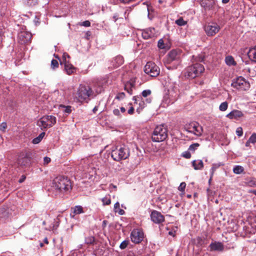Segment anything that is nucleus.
I'll return each instance as SVG.
<instances>
[{"instance_id":"f257e3e1","label":"nucleus","mask_w":256,"mask_h":256,"mask_svg":"<svg viewBox=\"0 0 256 256\" xmlns=\"http://www.w3.org/2000/svg\"><path fill=\"white\" fill-rule=\"evenodd\" d=\"M52 187L58 192H64L72 189L71 182L67 178L58 176L52 182Z\"/></svg>"},{"instance_id":"f03ea898","label":"nucleus","mask_w":256,"mask_h":256,"mask_svg":"<svg viewBox=\"0 0 256 256\" xmlns=\"http://www.w3.org/2000/svg\"><path fill=\"white\" fill-rule=\"evenodd\" d=\"M93 94V91L91 88L88 86L80 84L77 92L74 95V98L76 100L79 102H88L90 98Z\"/></svg>"},{"instance_id":"7ed1b4c3","label":"nucleus","mask_w":256,"mask_h":256,"mask_svg":"<svg viewBox=\"0 0 256 256\" xmlns=\"http://www.w3.org/2000/svg\"><path fill=\"white\" fill-rule=\"evenodd\" d=\"M111 156L116 161L126 160L130 156V150L128 148L124 145L118 146L112 150Z\"/></svg>"},{"instance_id":"20e7f679","label":"nucleus","mask_w":256,"mask_h":256,"mask_svg":"<svg viewBox=\"0 0 256 256\" xmlns=\"http://www.w3.org/2000/svg\"><path fill=\"white\" fill-rule=\"evenodd\" d=\"M167 128L162 124L154 128L152 136V139L154 142H161L168 136Z\"/></svg>"},{"instance_id":"39448f33","label":"nucleus","mask_w":256,"mask_h":256,"mask_svg":"<svg viewBox=\"0 0 256 256\" xmlns=\"http://www.w3.org/2000/svg\"><path fill=\"white\" fill-rule=\"evenodd\" d=\"M56 118L52 116H45L37 122V125L42 130L52 126L56 123Z\"/></svg>"},{"instance_id":"423d86ee","label":"nucleus","mask_w":256,"mask_h":256,"mask_svg":"<svg viewBox=\"0 0 256 256\" xmlns=\"http://www.w3.org/2000/svg\"><path fill=\"white\" fill-rule=\"evenodd\" d=\"M204 70V68L202 64L196 63L187 68V76L190 78H194L202 73Z\"/></svg>"},{"instance_id":"0eeeda50","label":"nucleus","mask_w":256,"mask_h":256,"mask_svg":"<svg viewBox=\"0 0 256 256\" xmlns=\"http://www.w3.org/2000/svg\"><path fill=\"white\" fill-rule=\"evenodd\" d=\"M184 128L188 132L192 133L196 136H200L203 131L202 126L196 122H193L186 124Z\"/></svg>"},{"instance_id":"6e6552de","label":"nucleus","mask_w":256,"mask_h":256,"mask_svg":"<svg viewBox=\"0 0 256 256\" xmlns=\"http://www.w3.org/2000/svg\"><path fill=\"white\" fill-rule=\"evenodd\" d=\"M144 72L152 77H156L159 74L160 70L154 62H148L144 66Z\"/></svg>"},{"instance_id":"1a4fd4ad","label":"nucleus","mask_w":256,"mask_h":256,"mask_svg":"<svg viewBox=\"0 0 256 256\" xmlns=\"http://www.w3.org/2000/svg\"><path fill=\"white\" fill-rule=\"evenodd\" d=\"M182 56V51L179 49L172 50L166 56V62L170 64L173 61L178 62Z\"/></svg>"},{"instance_id":"9d476101","label":"nucleus","mask_w":256,"mask_h":256,"mask_svg":"<svg viewBox=\"0 0 256 256\" xmlns=\"http://www.w3.org/2000/svg\"><path fill=\"white\" fill-rule=\"evenodd\" d=\"M232 86L236 89L246 90L250 87V84L242 77L238 78L232 84Z\"/></svg>"},{"instance_id":"9b49d317","label":"nucleus","mask_w":256,"mask_h":256,"mask_svg":"<svg viewBox=\"0 0 256 256\" xmlns=\"http://www.w3.org/2000/svg\"><path fill=\"white\" fill-rule=\"evenodd\" d=\"M144 236V232L140 229H134L130 234L131 240L134 244L140 242L143 240Z\"/></svg>"},{"instance_id":"f8f14e48","label":"nucleus","mask_w":256,"mask_h":256,"mask_svg":"<svg viewBox=\"0 0 256 256\" xmlns=\"http://www.w3.org/2000/svg\"><path fill=\"white\" fill-rule=\"evenodd\" d=\"M220 30V26L216 23L208 24L204 26L205 32L208 36L215 35Z\"/></svg>"},{"instance_id":"ddd939ff","label":"nucleus","mask_w":256,"mask_h":256,"mask_svg":"<svg viewBox=\"0 0 256 256\" xmlns=\"http://www.w3.org/2000/svg\"><path fill=\"white\" fill-rule=\"evenodd\" d=\"M32 36V34L28 32H20L18 34V42L20 44H25L30 42Z\"/></svg>"},{"instance_id":"4468645a","label":"nucleus","mask_w":256,"mask_h":256,"mask_svg":"<svg viewBox=\"0 0 256 256\" xmlns=\"http://www.w3.org/2000/svg\"><path fill=\"white\" fill-rule=\"evenodd\" d=\"M133 100L135 101V102L136 103L139 102V107L136 110L137 112H138V113H140L142 110V109L146 106V104H150L152 102V98H146L145 100H144L140 96H134L133 98Z\"/></svg>"},{"instance_id":"2eb2a0df","label":"nucleus","mask_w":256,"mask_h":256,"mask_svg":"<svg viewBox=\"0 0 256 256\" xmlns=\"http://www.w3.org/2000/svg\"><path fill=\"white\" fill-rule=\"evenodd\" d=\"M151 220L155 224H160L164 221V217L162 214L156 210H153L150 214Z\"/></svg>"},{"instance_id":"dca6fc26","label":"nucleus","mask_w":256,"mask_h":256,"mask_svg":"<svg viewBox=\"0 0 256 256\" xmlns=\"http://www.w3.org/2000/svg\"><path fill=\"white\" fill-rule=\"evenodd\" d=\"M156 35V30L154 28H150L142 31V36L144 39L147 40L154 37Z\"/></svg>"},{"instance_id":"f3484780","label":"nucleus","mask_w":256,"mask_h":256,"mask_svg":"<svg viewBox=\"0 0 256 256\" xmlns=\"http://www.w3.org/2000/svg\"><path fill=\"white\" fill-rule=\"evenodd\" d=\"M30 162V158L25 154H20L18 158V164L21 166H27Z\"/></svg>"},{"instance_id":"a211bd4d","label":"nucleus","mask_w":256,"mask_h":256,"mask_svg":"<svg viewBox=\"0 0 256 256\" xmlns=\"http://www.w3.org/2000/svg\"><path fill=\"white\" fill-rule=\"evenodd\" d=\"M209 247L211 251H222L224 250L222 243L218 242H212Z\"/></svg>"},{"instance_id":"6ab92c4d","label":"nucleus","mask_w":256,"mask_h":256,"mask_svg":"<svg viewBox=\"0 0 256 256\" xmlns=\"http://www.w3.org/2000/svg\"><path fill=\"white\" fill-rule=\"evenodd\" d=\"M242 112L238 110H234L226 115V117L230 119H238L243 116Z\"/></svg>"},{"instance_id":"aec40b11","label":"nucleus","mask_w":256,"mask_h":256,"mask_svg":"<svg viewBox=\"0 0 256 256\" xmlns=\"http://www.w3.org/2000/svg\"><path fill=\"white\" fill-rule=\"evenodd\" d=\"M124 58L121 56H116L112 61V64L114 67H118L124 63Z\"/></svg>"},{"instance_id":"412c9836","label":"nucleus","mask_w":256,"mask_h":256,"mask_svg":"<svg viewBox=\"0 0 256 256\" xmlns=\"http://www.w3.org/2000/svg\"><path fill=\"white\" fill-rule=\"evenodd\" d=\"M64 70L68 74H71L74 72L76 68L70 62L63 64Z\"/></svg>"},{"instance_id":"4be33fe9","label":"nucleus","mask_w":256,"mask_h":256,"mask_svg":"<svg viewBox=\"0 0 256 256\" xmlns=\"http://www.w3.org/2000/svg\"><path fill=\"white\" fill-rule=\"evenodd\" d=\"M192 166L196 170H201L204 167V163L202 160H194L192 162Z\"/></svg>"},{"instance_id":"5701e85b","label":"nucleus","mask_w":256,"mask_h":256,"mask_svg":"<svg viewBox=\"0 0 256 256\" xmlns=\"http://www.w3.org/2000/svg\"><path fill=\"white\" fill-rule=\"evenodd\" d=\"M248 54L250 60L256 62V46L250 48L249 50Z\"/></svg>"},{"instance_id":"b1692460","label":"nucleus","mask_w":256,"mask_h":256,"mask_svg":"<svg viewBox=\"0 0 256 256\" xmlns=\"http://www.w3.org/2000/svg\"><path fill=\"white\" fill-rule=\"evenodd\" d=\"M225 62L227 65L229 66H236V63L234 58L232 56H228L225 58Z\"/></svg>"},{"instance_id":"393cba45","label":"nucleus","mask_w":256,"mask_h":256,"mask_svg":"<svg viewBox=\"0 0 256 256\" xmlns=\"http://www.w3.org/2000/svg\"><path fill=\"white\" fill-rule=\"evenodd\" d=\"M59 108L67 114H70L72 112V106H70L60 105Z\"/></svg>"},{"instance_id":"a878e982","label":"nucleus","mask_w":256,"mask_h":256,"mask_svg":"<svg viewBox=\"0 0 256 256\" xmlns=\"http://www.w3.org/2000/svg\"><path fill=\"white\" fill-rule=\"evenodd\" d=\"M83 212L82 208L80 206H76L74 208H73V214L74 215L70 214L72 217H74V214H80Z\"/></svg>"},{"instance_id":"bb28decb","label":"nucleus","mask_w":256,"mask_h":256,"mask_svg":"<svg viewBox=\"0 0 256 256\" xmlns=\"http://www.w3.org/2000/svg\"><path fill=\"white\" fill-rule=\"evenodd\" d=\"M244 183L250 187H256V180L253 178H248L246 180Z\"/></svg>"},{"instance_id":"cd10ccee","label":"nucleus","mask_w":256,"mask_h":256,"mask_svg":"<svg viewBox=\"0 0 256 256\" xmlns=\"http://www.w3.org/2000/svg\"><path fill=\"white\" fill-rule=\"evenodd\" d=\"M223 164L221 162L219 163H216V164H213L212 165V167L210 169V172H211V176L210 180H211L214 174V171L218 168L219 167H220L221 166H222Z\"/></svg>"},{"instance_id":"c85d7f7f","label":"nucleus","mask_w":256,"mask_h":256,"mask_svg":"<svg viewBox=\"0 0 256 256\" xmlns=\"http://www.w3.org/2000/svg\"><path fill=\"white\" fill-rule=\"evenodd\" d=\"M114 210L116 212H118L120 215L124 214V212L122 209L120 208V204L118 202H116L114 205Z\"/></svg>"},{"instance_id":"c756f323","label":"nucleus","mask_w":256,"mask_h":256,"mask_svg":"<svg viewBox=\"0 0 256 256\" xmlns=\"http://www.w3.org/2000/svg\"><path fill=\"white\" fill-rule=\"evenodd\" d=\"M244 171V168L242 166H236L233 168V172L237 174H242Z\"/></svg>"},{"instance_id":"7c9ffc66","label":"nucleus","mask_w":256,"mask_h":256,"mask_svg":"<svg viewBox=\"0 0 256 256\" xmlns=\"http://www.w3.org/2000/svg\"><path fill=\"white\" fill-rule=\"evenodd\" d=\"M103 205H109L111 203L110 196V194L106 195L102 199Z\"/></svg>"},{"instance_id":"2f4dec72","label":"nucleus","mask_w":256,"mask_h":256,"mask_svg":"<svg viewBox=\"0 0 256 256\" xmlns=\"http://www.w3.org/2000/svg\"><path fill=\"white\" fill-rule=\"evenodd\" d=\"M70 58V56L66 52L63 54L62 60L60 62V64L66 63L70 62L69 59Z\"/></svg>"},{"instance_id":"473e14b6","label":"nucleus","mask_w":256,"mask_h":256,"mask_svg":"<svg viewBox=\"0 0 256 256\" xmlns=\"http://www.w3.org/2000/svg\"><path fill=\"white\" fill-rule=\"evenodd\" d=\"M213 0H201V5L204 8H206L210 6Z\"/></svg>"},{"instance_id":"72a5a7b5","label":"nucleus","mask_w":256,"mask_h":256,"mask_svg":"<svg viewBox=\"0 0 256 256\" xmlns=\"http://www.w3.org/2000/svg\"><path fill=\"white\" fill-rule=\"evenodd\" d=\"M228 107V102H224L220 104V106H219V109L220 111L224 112L227 110Z\"/></svg>"},{"instance_id":"f704fd0d","label":"nucleus","mask_w":256,"mask_h":256,"mask_svg":"<svg viewBox=\"0 0 256 256\" xmlns=\"http://www.w3.org/2000/svg\"><path fill=\"white\" fill-rule=\"evenodd\" d=\"M175 23L179 26H183L186 24V22L182 18H180L176 20Z\"/></svg>"},{"instance_id":"c9c22d12","label":"nucleus","mask_w":256,"mask_h":256,"mask_svg":"<svg viewBox=\"0 0 256 256\" xmlns=\"http://www.w3.org/2000/svg\"><path fill=\"white\" fill-rule=\"evenodd\" d=\"M132 84L131 83H127L126 85H125V87H124V90H126L128 92V94H132Z\"/></svg>"},{"instance_id":"e433bc0d","label":"nucleus","mask_w":256,"mask_h":256,"mask_svg":"<svg viewBox=\"0 0 256 256\" xmlns=\"http://www.w3.org/2000/svg\"><path fill=\"white\" fill-rule=\"evenodd\" d=\"M51 68L53 70L58 68V62L56 60H52L51 62Z\"/></svg>"},{"instance_id":"4c0bfd02","label":"nucleus","mask_w":256,"mask_h":256,"mask_svg":"<svg viewBox=\"0 0 256 256\" xmlns=\"http://www.w3.org/2000/svg\"><path fill=\"white\" fill-rule=\"evenodd\" d=\"M200 146V144H198V143H194V144H191L189 148H188V150H190V151H192V152H194Z\"/></svg>"},{"instance_id":"58836bf2","label":"nucleus","mask_w":256,"mask_h":256,"mask_svg":"<svg viewBox=\"0 0 256 256\" xmlns=\"http://www.w3.org/2000/svg\"><path fill=\"white\" fill-rule=\"evenodd\" d=\"M151 94V91L150 90H144L142 92V95L144 98H146Z\"/></svg>"},{"instance_id":"ea45409f","label":"nucleus","mask_w":256,"mask_h":256,"mask_svg":"<svg viewBox=\"0 0 256 256\" xmlns=\"http://www.w3.org/2000/svg\"><path fill=\"white\" fill-rule=\"evenodd\" d=\"M250 142H252V144H256V133L254 132L250 137Z\"/></svg>"},{"instance_id":"a19ab883","label":"nucleus","mask_w":256,"mask_h":256,"mask_svg":"<svg viewBox=\"0 0 256 256\" xmlns=\"http://www.w3.org/2000/svg\"><path fill=\"white\" fill-rule=\"evenodd\" d=\"M7 128V124L6 122H2L0 125V130L4 132H6V129Z\"/></svg>"},{"instance_id":"79ce46f5","label":"nucleus","mask_w":256,"mask_h":256,"mask_svg":"<svg viewBox=\"0 0 256 256\" xmlns=\"http://www.w3.org/2000/svg\"><path fill=\"white\" fill-rule=\"evenodd\" d=\"M29 6H34L37 4V0H24Z\"/></svg>"},{"instance_id":"37998d69","label":"nucleus","mask_w":256,"mask_h":256,"mask_svg":"<svg viewBox=\"0 0 256 256\" xmlns=\"http://www.w3.org/2000/svg\"><path fill=\"white\" fill-rule=\"evenodd\" d=\"M129 242L128 240H124L120 244V248L122 249H124L128 246Z\"/></svg>"},{"instance_id":"c03bdc74","label":"nucleus","mask_w":256,"mask_h":256,"mask_svg":"<svg viewBox=\"0 0 256 256\" xmlns=\"http://www.w3.org/2000/svg\"><path fill=\"white\" fill-rule=\"evenodd\" d=\"M94 242V238L92 236H90L86 238L85 242L87 244H92Z\"/></svg>"},{"instance_id":"a18cd8bd","label":"nucleus","mask_w":256,"mask_h":256,"mask_svg":"<svg viewBox=\"0 0 256 256\" xmlns=\"http://www.w3.org/2000/svg\"><path fill=\"white\" fill-rule=\"evenodd\" d=\"M158 46L160 49H164L165 48L164 42L162 39H160L158 40Z\"/></svg>"},{"instance_id":"49530a36","label":"nucleus","mask_w":256,"mask_h":256,"mask_svg":"<svg viewBox=\"0 0 256 256\" xmlns=\"http://www.w3.org/2000/svg\"><path fill=\"white\" fill-rule=\"evenodd\" d=\"M186 184L184 182H182L180 184V186L178 188V190L180 191H181L182 192H184V191L185 188H186Z\"/></svg>"},{"instance_id":"de8ad7c7","label":"nucleus","mask_w":256,"mask_h":256,"mask_svg":"<svg viewBox=\"0 0 256 256\" xmlns=\"http://www.w3.org/2000/svg\"><path fill=\"white\" fill-rule=\"evenodd\" d=\"M236 134L238 136H242L243 134L242 128L241 127H238L236 130Z\"/></svg>"},{"instance_id":"09e8293b","label":"nucleus","mask_w":256,"mask_h":256,"mask_svg":"<svg viewBox=\"0 0 256 256\" xmlns=\"http://www.w3.org/2000/svg\"><path fill=\"white\" fill-rule=\"evenodd\" d=\"M125 96V94L124 92H120L118 94V95L116 96V98L118 100H121L123 99Z\"/></svg>"},{"instance_id":"8fccbe9b","label":"nucleus","mask_w":256,"mask_h":256,"mask_svg":"<svg viewBox=\"0 0 256 256\" xmlns=\"http://www.w3.org/2000/svg\"><path fill=\"white\" fill-rule=\"evenodd\" d=\"M81 26H84L86 27H88L90 26V22L88 20H86L82 22V24H81Z\"/></svg>"},{"instance_id":"3c124183","label":"nucleus","mask_w":256,"mask_h":256,"mask_svg":"<svg viewBox=\"0 0 256 256\" xmlns=\"http://www.w3.org/2000/svg\"><path fill=\"white\" fill-rule=\"evenodd\" d=\"M42 140H41V138H40L38 136L36 138H34L33 140H32V142L33 144H38Z\"/></svg>"},{"instance_id":"603ef678","label":"nucleus","mask_w":256,"mask_h":256,"mask_svg":"<svg viewBox=\"0 0 256 256\" xmlns=\"http://www.w3.org/2000/svg\"><path fill=\"white\" fill-rule=\"evenodd\" d=\"M182 156L186 158H190L191 156V154L189 152H185L182 154Z\"/></svg>"},{"instance_id":"864d4df0","label":"nucleus","mask_w":256,"mask_h":256,"mask_svg":"<svg viewBox=\"0 0 256 256\" xmlns=\"http://www.w3.org/2000/svg\"><path fill=\"white\" fill-rule=\"evenodd\" d=\"M50 162V158L48 157H44V164H48Z\"/></svg>"},{"instance_id":"5fc2aeb1","label":"nucleus","mask_w":256,"mask_h":256,"mask_svg":"<svg viewBox=\"0 0 256 256\" xmlns=\"http://www.w3.org/2000/svg\"><path fill=\"white\" fill-rule=\"evenodd\" d=\"M113 113L114 115L116 116H120V110L118 108L114 109L113 110Z\"/></svg>"},{"instance_id":"6e6d98bb","label":"nucleus","mask_w":256,"mask_h":256,"mask_svg":"<svg viewBox=\"0 0 256 256\" xmlns=\"http://www.w3.org/2000/svg\"><path fill=\"white\" fill-rule=\"evenodd\" d=\"M26 178V176L24 175H22V176L19 179L18 182L20 183H22L24 181Z\"/></svg>"},{"instance_id":"4d7b16f0","label":"nucleus","mask_w":256,"mask_h":256,"mask_svg":"<svg viewBox=\"0 0 256 256\" xmlns=\"http://www.w3.org/2000/svg\"><path fill=\"white\" fill-rule=\"evenodd\" d=\"M134 108L133 107H130V108L128 110V114H133L134 113Z\"/></svg>"},{"instance_id":"13d9d810","label":"nucleus","mask_w":256,"mask_h":256,"mask_svg":"<svg viewBox=\"0 0 256 256\" xmlns=\"http://www.w3.org/2000/svg\"><path fill=\"white\" fill-rule=\"evenodd\" d=\"M44 136H45V132H42L41 134H40V135L38 136V137L40 138H41V140H42Z\"/></svg>"},{"instance_id":"bf43d9fd","label":"nucleus","mask_w":256,"mask_h":256,"mask_svg":"<svg viewBox=\"0 0 256 256\" xmlns=\"http://www.w3.org/2000/svg\"><path fill=\"white\" fill-rule=\"evenodd\" d=\"M118 14H115L113 16V18H114V22L116 21V20L118 19Z\"/></svg>"},{"instance_id":"052dcab7","label":"nucleus","mask_w":256,"mask_h":256,"mask_svg":"<svg viewBox=\"0 0 256 256\" xmlns=\"http://www.w3.org/2000/svg\"><path fill=\"white\" fill-rule=\"evenodd\" d=\"M252 143V142H250V138L248 140L246 143V146L247 147L250 146V144Z\"/></svg>"},{"instance_id":"680f3d73","label":"nucleus","mask_w":256,"mask_h":256,"mask_svg":"<svg viewBox=\"0 0 256 256\" xmlns=\"http://www.w3.org/2000/svg\"><path fill=\"white\" fill-rule=\"evenodd\" d=\"M127 256H138L137 255L135 254L134 252H130Z\"/></svg>"},{"instance_id":"e2e57ef3","label":"nucleus","mask_w":256,"mask_h":256,"mask_svg":"<svg viewBox=\"0 0 256 256\" xmlns=\"http://www.w3.org/2000/svg\"><path fill=\"white\" fill-rule=\"evenodd\" d=\"M120 109V111H121V112H122V113H124V112H126V109H125V108H124V107H121Z\"/></svg>"},{"instance_id":"0e129e2a","label":"nucleus","mask_w":256,"mask_h":256,"mask_svg":"<svg viewBox=\"0 0 256 256\" xmlns=\"http://www.w3.org/2000/svg\"><path fill=\"white\" fill-rule=\"evenodd\" d=\"M230 0H222V2L223 4H226L229 2Z\"/></svg>"},{"instance_id":"69168bd1","label":"nucleus","mask_w":256,"mask_h":256,"mask_svg":"<svg viewBox=\"0 0 256 256\" xmlns=\"http://www.w3.org/2000/svg\"><path fill=\"white\" fill-rule=\"evenodd\" d=\"M98 106H95V107L93 108V112H96L98 110Z\"/></svg>"},{"instance_id":"338daca9","label":"nucleus","mask_w":256,"mask_h":256,"mask_svg":"<svg viewBox=\"0 0 256 256\" xmlns=\"http://www.w3.org/2000/svg\"><path fill=\"white\" fill-rule=\"evenodd\" d=\"M44 242L46 244H48V240L47 238H44Z\"/></svg>"},{"instance_id":"774afa93","label":"nucleus","mask_w":256,"mask_h":256,"mask_svg":"<svg viewBox=\"0 0 256 256\" xmlns=\"http://www.w3.org/2000/svg\"><path fill=\"white\" fill-rule=\"evenodd\" d=\"M110 186H112V188H116V186L112 184H110Z\"/></svg>"}]
</instances>
